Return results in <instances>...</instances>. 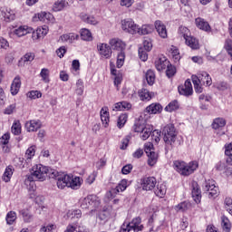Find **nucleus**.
Wrapping results in <instances>:
<instances>
[{
	"instance_id": "f257e3e1",
	"label": "nucleus",
	"mask_w": 232,
	"mask_h": 232,
	"mask_svg": "<svg viewBox=\"0 0 232 232\" xmlns=\"http://www.w3.org/2000/svg\"><path fill=\"white\" fill-rule=\"evenodd\" d=\"M59 171L43 164L33 166L30 170L29 180H39L44 182L46 179H56Z\"/></svg>"
},
{
	"instance_id": "f03ea898",
	"label": "nucleus",
	"mask_w": 232,
	"mask_h": 232,
	"mask_svg": "<svg viewBox=\"0 0 232 232\" xmlns=\"http://www.w3.org/2000/svg\"><path fill=\"white\" fill-rule=\"evenodd\" d=\"M192 82L194 85V90L196 93H202L203 86H211L213 84V80L209 73L204 71H200L198 74H193L191 76Z\"/></svg>"
},
{
	"instance_id": "7ed1b4c3",
	"label": "nucleus",
	"mask_w": 232,
	"mask_h": 232,
	"mask_svg": "<svg viewBox=\"0 0 232 232\" xmlns=\"http://www.w3.org/2000/svg\"><path fill=\"white\" fill-rule=\"evenodd\" d=\"M162 134L163 140L168 150H173V148H176V146H179V144H180L179 142V137H177V129H175V126L173 124H169L165 126Z\"/></svg>"
},
{
	"instance_id": "20e7f679",
	"label": "nucleus",
	"mask_w": 232,
	"mask_h": 232,
	"mask_svg": "<svg viewBox=\"0 0 232 232\" xmlns=\"http://www.w3.org/2000/svg\"><path fill=\"white\" fill-rule=\"evenodd\" d=\"M173 169L179 173V175L189 177V175H192V173H195V171L198 169V161L186 163L182 160H175L173 162Z\"/></svg>"
},
{
	"instance_id": "39448f33",
	"label": "nucleus",
	"mask_w": 232,
	"mask_h": 232,
	"mask_svg": "<svg viewBox=\"0 0 232 232\" xmlns=\"http://www.w3.org/2000/svg\"><path fill=\"white\" fill-rule=\"evenodd\" d=\"M34 32V27L22 24L18 26H14L13 30L10 31L9 35L14 39H21L22 37H26V35L32 34Z\"/></svg>"
},
{
	"instance_id": "423d86ee",
	"label": "nucleus",
	"mask_w": 232,
	"mask_h": 232,
	"mask_svg": "<svg viewBox=\"0 0 232 232\" xmlns=\"http://www.w3.org/2000/svg\"><path fill=\"white\" fill-rule=\"evenodd\" d=\"M33 23H44L45 24H55V16L50 12L41 11L32 17Z\"/></svg>"
},
{
	"instance_id": "0eeeda50",
	"label": "nucleus",
	"mask_w": 232,
	"mask_h": 232,
	"mask_svg": "<svg viewBox=\"0 0 232 232\" xmlns=\"http://www.w3.org/2000/svg\"><path fill=\"white\" fill-rule=\"evenodd\" d=\"M82 209H93L101 206V199L96 195H89L80 200Z\"/></svg>"
},
{
	"instance_id": "6e6552de",
	"label": "nucleus",
	"mask_w": 232,
	"mask_h": 232,
	"mask_svg": "<svg viewBox=\"0 0 232 232\" xmlns=\"http://www.w3.org/2000/svg\"><path fill=\"white\" fill-rule=\"evenodd\" d=\"M202 188L203 191L208 193V198H217L220 193L218 187H217V183L213 179L205 180Z\"/></svg>"
},
{
	"instance_id": "1a4fd4ad",
	"label": "nucleus",
	"mask_w": 232,
	"mask_h": 232,
	"mask_svg": "<svg viewBox=\"0 0 232 232\" xmlns=\"http://www.w3.org/2000/svg\"><path fill=\"white\" fill-rule=\"evenodd\" d=\"M121 30L125 34H130V35H136L139 32V24H135V21L131 18H126L121 22Z\"/></svg>"
},
{
	"instance_id": "9d476101",
	"label": "nucleus",
	"mask_w": 232,
	"mask_h": 232,
	"mask_svg": "<svg viewBox=\"0 0 232 232\" xmlns=\"http://www.w3.org/2000/svg\"><path fill=\"white\" fill-rule=\"evenodd\" d=\"M117 216V209L113 208V207H104L102 210H101L98 214V218L102 224H106L108 220L111 218H115Z\"/></svg>"
},
{
	"instance_id": "9b49d317",
	"label": "nucleus",
	"mask_w": 232,
	"mask_h": 232,
	"mask_svg": "<svg viewBox=\"0 0 232 232\" xmlns=\"http://www.w3.org/2000/svg\"><path fill=\"white\" fill-rule=\"evenodd\" d=\"M142 225L140 224V218H136L132 219L131 222H124L121 227L120 232H130V231H134V232H139L142 231Z\"/></svg>"
},
{
	"instance_id": "f8f14e48",
	"label": "nucleus",
	"mask_w": 232,
	"mask_h": 232,
	"mask_svg": "<svg viewBox=\"0 0 232 232\" xmlns=\"http://www.w3.org/2000/svg\"><path fill=\"white\" fill-rule=\"evenodd\" d=\"M48 32H50V27L48 25L38 26L35 30L33 28L32 39L33 41H41V39H44L46 35H48Z\"/></svg>"
},
{
	"instance_id": "ddd939ff",
	"label": "nucleus",
	"mask_w": 232,
	"mask_h": 232,
	"mask_svg": "<svg viewBox=\"0 0 232 232\" xmlns=\"http://www.w3.org/2000/svg\"><path fill=\"white\" fill-rule=\"evenodd\" d=\"M140 186L143 191H151L157 186V179L155 177H145L140 179Z\"/></svg>"
},
{
	"instance_id": "4468645a",
	"label": "nucleus",
	"mask_w": 232,
	"mask_h": 232,
	"mask_svg": "<svg viewBox=\"0 0 232 232\" xmlns=\"http://www.w3.org/2000/svg\"><path fill=\"white\" fill-rule=\"evenodd\" d=\"M130 184L131 181H128V179H121L116 188H111V190L107 193V197H115L117 193L126 191L128 186Z\"/></svg>"
},
{
	"instance_id": "2eb2a0df",
	"label": "nucleus",
	"mask_w": 232,
	"mask_h": 232,
	"mask_svg": "<svg viewBox=\"0 0 232 232\" xmlns=\"http://www.w3.org/2000/svg\"><path fill=\"white\" fill-rule=\"evenodd\" d=\"M57 179V188L59 189H64V188H70L71 174H61L58 172L56 178H52Z\"/></svg>"
},
{
	"instance_id": "dca6fc26",
	"label": "nucleus",
	"mask_w": 232,
	"mask_h": 232,
	"mask_svg": "<svg viewBox=\"0 0 232 232\" xmlns=\"http://www.w3.org/2000/svg\"><path fill=\"white\" fill-rule=\"evenodd\" d=\"M195 25L198 30L206 32V34H211L213 32V28H211L209 22L202 17H197L195 19Z\"/></svg>"
},
{
	"instance_id": "f3484780",
	"label": "nucleus",
	"mask_w": 232,
	"mask_h": 232,
	"mask_svg": "<svg viewBox=\"0 0 232 232\" xmlns=\"http://www.w3.org/2000/svg\"><path fill=\"white\" fill-rule=\"evenodd\" d=\"M0 17H3L5 23H12V21H15V11L8 7H2L0 9Z\"/></svg>"
},
{
	"instance_id": "a211bd4d",
	"label": "nucleus",
	"mask_w": 232,
	"mask_h": 232,
	"mask_svg": "<svg viewBox=\"0 0 232 232\" xmlns=\"http://www.w3.org/2000/svg\"><path fill=\"white\" fill-rule=\"evenodd\" d=\"M178 92L180 95H184L185 97H189V95H193V85L191 84V81L187 80L184 85L179 86Z\"/></svg>"
},
{
	"instance_id": "6ab92c4d",
	"label": "nucleus",
	"mask_w": 232,
	"mask_h": 232,
	"mask_svg": "<svg viewBox=\"0 0 232 232\" xmlns=\"http://www.w3.org/2000/svg\"><path fill=\"white\" fill-rule=\"evenodd\" d=\"M97 50L99 55L103 59H110L111 57V47L108 44H98Z\"/></svg>"
},
{
	"instance_id": "aec40b11",
	"label": "nucleus",
	"mask_w": 232,
	"mask_h": 232,
	"mask_svg": "<svg viewBox=\"0 0 232 232\" xmlns=\"http://www.w3.org/2000/svg\"><path fill=\"white\" fill-rule=\"evenodd\" d=\"M154 28L156 29L159 36L161 39H168V29L166 28V24H164L162 21L160 20L155 21Z\"/></svg>"
},
{
	"instance_id": "412c9836",
	"label": "nucleus",
	"mask_w": 232,
	"mask_h": 232,
	"mask_svg": "<svg viewBox=\"0 0 232 232\" xmlns=\"http://www.w3.org/2000/svg\"><path fill=\"white\" fill-rule=\"evenodd\" d=\"M79 40V35L75 33H66L60 35L58 43H67V44H72L74 41Z\"/></svg>"
},
{
	"instance_id": "4be33fe9",
	"label": "nucleus",
	"mask_w": 232,
	"mask_h": 232,
	"mask_svg": "<svg viewBox=\"0 0 232 232\" xmlns=\"http://www.w3.org/2000/svg\"><path fill=\"white\" fill-rule=\"evenodd\" d=\"M109 44L112 50H117L118 52H124L126 50V43L119 38L111 39Z\"/></svg>"
},
{
	"instance_id": "5701e85b",
	"label": "nucleus",
	"mask_w": 232,
	"mask_h": 232,
	"mask_svg": "<svg viewBox=\"0 0 232 232\" xmlns=\"http://www.w3.org/2000/svg\"><path fill=\"white\" fill-rule=\"evenodd\" d=\"M43 123L39 120H31L25 122V130L29 133L34 131H37V130H41Z\"/></svg>"
},
{
	"instance_id": "b1692460",
	"label": "nucleus",
	"mask_w": 232,
	"mask_h": 232,
	"mask_svg": "<svg viewBox=\"0 0 232 232\" xmlns=\"http://www.w3.org/2000/svg\"><path fill=\"white\" fill-rule=\"evenodd\" d=\"M21 76L16 75L10 86V93L11 95H13V97H15V95H17V93H19V91L21 90Z\"/></svg>"
},
{
	"instance_id": "393cba45",
	"label": "nucleus",
	"mask_w": 232,
	"mask_h": 232,
	"mask_svg": "<svg viewBox=\"0 0 232 232\" xmlns=\"http://www.w3.org/2000/svg\"><path fill=\"white\" fill-rule=\"evenodd\" d=\"M167 66H169L168 58H166L164 55H160L155 61L156 69L158 72H162L163 70H166Z\"/></svg>"
},
{
	"instance_id": "a878e982",
	"label": "nucleus",
	"mask_w": 232,
	"mask_h": 232,
	"mask_svg": "<svg viewBox=\"0 0 232 232\" xmlns=\"http://www.w3.org/2000/svg\"><path fill=\"white\" fill-rule=\"evenodd\" d=\"M70 179H69V188H71V189H81V186H82V183L84 182L82 178L71 174Z\"/></svg>"
},
{
	"instance_id": "bb28decb",
	"label": "nucleus",
	"mask_w": 232,
	"mask_h": 232,
	"mask_svg": "<svg viewBox=\"0 0 232 232\" xmlns=\"http://www.w3.org/2000/svg\"><path fill=\"white\" fill-rule=\"evenodd\" d=\"M80 19L87 24H92V26H96L99 24V19L92 14H88V13H81Z\"/></svg>"
},
{
	"instance_id": "cd10ccee",
	"label": "nucleus",
	"mask_w": 232,
	"mask_h": 232,
	"mask_svg": "<svg viewBox=\"0 0 232 232\" xmlns=\"http://www.w3.org/2000/svg\"><path fill=\"white\" fill-rule=\"evenodd\" d=\"M100 117L104 128H108L110 124V111L108 107H102L100 111Z\"/></svg>"
},
{
	"instance_id": "c85d7f7f",
	"label": "nucleus",
	"mask_w": 232,
	"mask_h": 232,
	"mask_svg": "<svg viewBox=\"0 0 232 232\" xmlns=\"http://www.w3.org/2000/svg\"><path fill=\"white\" fill-rule=\"evenodd\" d=\"M155 27L153 24H143L141 27L138 25V32L139 35H150V34H153Z\"/></svg>"
},
{
	"instance_id": "c756f323",
	"label": "nucleus",
	"mask_w": 232,
	"mask_h": 232,
	"mask_svg": "<svg viewBox=\"0 0 232 232\" xmlns=\"http://www.w3.org/2000/svg\"><path fill=\"white\" fill-rule=\"evenodd\" d=\"M35 180H30L29 176L27 177V179L25 180V184L27 186L29 198H35L36 193L35 189H37V186H35Z\"/></svg>"
},
{
	"instance_id": "7c9ffc66",
	"label": "nucleus",
	"mask_w": 232,
	"mask_h": 232,
	"mask_svg": "<svg viewBox=\"0 0 232 232\" xmlns=\"http://www.w3.org/2000/svg\"><path fill=\"white\" fill-rule=\"evenodd\" d=\"M138 95L140 101L148 102V101H151V99L155 97V92H151L147 89H141L138 92Z\"/></svg>"
},
{
	"instance_id": "2f4dec72",
	"label": "nucleus",
	"mask_w": 232,
	"mask_h": 232,
	"mask_svg": "<svg viewBox=\"0 0 232 232\" xmlns=\"http://www.w3.org/2000/svg\"><path fill=\"white\" fill-rule=\"evenodd\" d=\"M167 191L168 187L166 186V183H159L157 188L154 189L156 197H159L160 198H164Z\"/></svg>"
},
{
	"instance_id": "473e14b6",
	"label": "nucleus",
	"mask_w": 232,
	"mask_h": 232,
	"mask_svg": "<svg viewBox=\"0 0 232 232\" xmlns=\"http://www.w3.org/2000/svg\"><path fill=\"white\" fill-rule=\"evenodd\" d=\"M169 55L172 57L175 63H179L180 61V51L175 45H170L168 49Z\"/></svg>"
},
{
	"instance_id": "72a5a7b5",
	"label": "nucleus",
	"mask_w": 232,
	"mask_h": 232,
	"mask_svg": "<svg viewBox=\"0 0 232 232\" xmlns=\"http://www.w3.org/2000/svg\"><path fill=\"white\" fill-rule=\"evenodd\" d=\"M201 193L202 192L200 191L198 185L197 183H193L192 198L194 199V202H196V204H200V200L202 199Z\"/></svg>"
},
{
	"instance_id": "f704fd0d",
	"label": "nucleus",
	"mask_w": 232,
	"mask_h": 232,
	"mask_svg": "<svg viewBox=\"0 0 232 232\" xmlns=\"http://www.w3.org/2000/svg\"><path fill=\"white\" fill-rule=\"evenodd\" d=\"M67 7L68 2L66 0H56L53 5V12H63Z\"/></svg>"
},
{
	"instance_id": "c9c22d12",
	"label": "nucleus",
	"mask_w": 232,
	"mask_h": 232,
	"mask_svg": "<svg viewBox=\"0 0 232 232\" xmlns=\"http://www.w3.org/2000/svg\"><path fill=\"white\" fill-rule=\"evenodd\" d=\"M146 111L150 113V115H157V113L162 111V105L160 103H151L146 108Z\"/></svg>"
},
{
	"instance_id": "e433bc0d",
	"label": "nucleus",
	"mask_w": 232,
	"mask_h": 232,
	"mask_svg": "<svg viewBox=\"0 0 232 232\" xmlns=\"http://www.w3.org/2000/svg\"><path fill=\"white\" fill-rule=\"evenodd\" d=\"M153 126L149 124L140 132V138L141 140H148V139H150L151 136Z\"/></svg>"
},
{
	"instance_id": "4c0bfd02",
	"label": "nucleus",
	"mask_w": 232,
	"mask_h": 232,
	"mask_svg": "<svg viewBox=\"0 0 232 232\" xmlns=\"http://www.w3.org/2000/svg\"><path fill=\"white\" fill-rule=\"evenodd\" d=\"M185 43L187 46H189L192 50H198L200 48V45L198 44V40L193 36H188L186 40Z\"/></svg>"
},
{
	"instance_id": "58836bf2",
	"label": "nucleus",
	"mask_w": 232,
	"mask_h": 232,
	"mask_svg": "<svg viewBox=\"0 0 232 232\" xmlns=\"http://www.w3.org/2000/svg\"><path fill=\"white\" fill-rule=\"evenodd\" d=\"M191 208V203L188 201H183L174 207V209L177 211V213H184L188 211Z\"/></svg>"
},
{
	"instance_id": "ea45409f",
	"label": "nucleus",
	"mask_w": 232,
	"mask_h": 232,
	"mask_svg": "<svg viewBox=\"0 0 232 232\" xmlns=\"http://www.w3.org/2000/svg\"><path fill=\"white\" fill-rule=\"evenodd\" d=\"M35 151H37L35 145H32L26 150L24 157L27 162H30L35 157Z\"/></svg>"
},
{
	"instance_id": "a19ab883",
	"label": "nucleus",
	"mask_w": 232,
	"mask_h": 232,
	"mask_svg": "<svg viewBox=\"0 0 232 232\" xmlns=\"http://www.w3.org/2000/svg\"><path fill=\"white\" fill-rule=\"evenodd\" d=\"M71 73L74 76L81 75V63L79 60L72 61L71 65Z\"/></svg>"
},
{
	"instance_id": "79ce46f5",
	"label": "nucleus",
	"mask_w": 232,
	"mask_h": 232,
	"mask_svg": "<svg viewBox=\"0 0 232 232\" xmlns=\"http://www.w3.org/2000/svg\"><path fill=\"white\" fill-rule=\"evenodd\" d=\"M80 35L82 41H93V34L89 29L83 28L80 31Z\"/></svg>"
},
{
	"instance_id": "37998d69",
	"label": "nucleus",
	"mask_w": 232,
	"mask_h": 232,
	"mask_svg": "<svg viewBox=\"0 0 232 232\" xmlns=\"http://www.w3.org/2000/svg\"><path fill=\"white\" fill-rule=\"evenodd\" d=\"M149 124L146 123V121H142V120H139L136 121L134 125H133V131H135V133H140L142 131V130H144Z\"/></svg>"
},
{
	"instance_id": "c03bdc74",
	"label": "nucleus",
	"mask_w": 232,
	"mask_h": 232,
	"mask_svg": "<svg viewBox=\"0 0 232 232\" xmlns=\"http://www.w3.org/2000/svg\"><path fill=\"white\" fill-rule=\"evenodd\" d=\"M221 227L224 232H231V221L226 216L221 217Z\"/></svg>"
},
{
	"instance_id": "a18cd8bd",
	"label": "nucleus",
	"mask_w": 232,
	"mask_h": 232,
	"mask_svg": "<svg viewBox=\"0 0 232 232\" xmlns=\"http://www.w3.org/2000/svg\"><path fill=\"white\" fill-rule=\"evenodd\" d=\"M224 126H226V119L224 118H216L211 124L213 130H220Z\"/></svg>"
},
{
	"instance_id": "49530a36",
	"label": "nucleus",
	"mask_w": 232,
	"mask_h": 232,
	"mask_svg": "<svg viewBox=\"0 0 232 232\" xmlns=\"http://www.w3.org/2000/svg\"><path fill=\"white\" fill-rule=\"evenodd\" d=\"M12 175H14V167L8 166L5 169L2 179L4 180V182H10Z\"/></svg>"
},
{
	"instance_id": "de8ad7c7",
	"label": "nucleus",
	"mask_w": 232,
	"mask_h": 232,
	"mask_svg": "<svg viewBox=\"0 0 232 232\" xmlns=\"http://www.w3.org/2000/svg\"><path fill=\"white\" fill-rule=\"evenodd\" d=\"M21 131H22L21 121L14 120L11 127V132L13 133V135H21Z\"/></svg>"
},
{
	"instance_id": "09e8293b",
	"label": "nucleus",
	"mask_w": 232,
	"mask_h": 232,
	"mask_svg": "<svg viewBox=\"0 0 232 232\" xmlns=\"http://www.w3.org/2000/svg\"><path fill=\"white\" fill-rule=\"evenodd\" d=\"M41 81L48 84L50 82V69L43 68L40 72Z\"/></svg>"
},
{
	"instance_id": "8fccbe9b",
	"label": "nucleus",
	"mask_w": 232,
	"mask_h": 232,
	"mask_svg": "<svg viewBox=\"0 0 232 232\" xmlns=\"http://www.w3.org/2000/svg\"><path fill=\"white\" fill-rule=\"evenodd\" d=\"M5 220L8 226H13V224L17 220V213H15V211H9L6 214Z\"/></svg>"
},
{
	"instance_id": "3c124183",
	"label": "nucleus",
	"mask_w": 232,
	"mask_h": 232,
	"mask_svg": "<svg viewBox=\"0 0 232 232\" xmlns=\"http://www.w3.org/2000/svg\"><path fill=\"white\" fill-rule=\"evenodd\" d=\"M126 122H128V114L126 113L121 114L117 121V127L119 128V130H122Z\"/></svg>"
},
{
	"instance_id": "603ef678",
	"label": "nucleus",
	"mask_w": 232,
	"mask_h": 232,
	"mask_svg": "<svg viewBox=\"0 0 232 232\" xmlns=\"http://www.w3.org/2000/svg\"><path fill=\"white\" fill-rule=\"evenodd\" d=\"M179 108V102L177 100H174L165 107V111H169V113H171V111H177Z\"/></svg>"
},
{
	"instance_id": "864d4df0",
	"label": "nucleus",
	"mask_w": 232,
	"mask_h": 232,
	"mask_svg": "<svg viewBox=\"0 0 232 232\" xmlns=\"http://www.w3.org/2000/svg\"><path fill=\"white\" fill-rule=\"evenodd\" d=\"M147 156L149 166H155L157 160H159V154H157V152H150V154H147Z\"/></svg>"
},
{
	"instance_id": "5fc2aeb1",
	"label": "nucleus",
	"mask_w": 232,
	"mask_h": 232,
	"mask_svg": "<svg viewBox=\"0 0 232 232\" xmlns=\"http://www.w3.org/2000/svg\"><path fill=\"white\" fill-rule=\"evenodd\" d=\"M178 34L185 40H187L191 35V32L188 30V28L182 25L179 26Z\"/></svg>"
},
{
	"instance_id": "6e6d98bb",
	"label": "nucleus",
	"mask_w": 232,
	"mask_h": 232,
	"mask_svg": "<svg viewBox=\"0 0 232 232\" xmlns=\"http://www.w3.org/2000/svg\"><path fill=\"white\" fill-rule=\"evenodd\" d=\"M146 81L150 86H153L155 83V72L152 70L147 71L146 74Z\"/></svg>"
},
{
	"instance_id": "4d7b16f0",
	"label": "nucleus",
	"mask_w": 232,
	"mask_h": 232,
	"mask_svg": "<svg viewBox=\"0 0 232 232\" xmlns=\"http://www.w3.org/2000/svg\"><path fill=\"white\" fill-rule=\"evenodd\" d=\"M82 215L80 209H72L67 212V218H81Z\"/></svg>"
},
{
	"instance_id": "13d9d810",
	"label": "nucleus",
	"mask_w": 232,
	"mask_h": 232,
	"mask_svg": "<svg viewBox=\"0 0 232 232\" xmlns=\"http://www.w3.org/2000/svg\"><path fill=\"white\" fill-rule=\"evenodd\" d=\"M125 59H126V54L124 53V52H120L117 56V62H116L117 68H122V66H124Z\"/></svg>"
},
{
	"instance_id": "bf43d9fd",
	"label": "nucleus",
	"mask_w": 232,
	"mask_h": 232,
	"mask_svg": "<svg viewBox=\"0 0 232 232\" xmlns=\"http://www.w3.org/2000/svg\"><path fill=\"white\" fill-rule=\"evenodd\" d=\"M149 215H151L150 218L149 219V222H153V217L159 213V207L157 205H151L148 208Z\"/></svg>"
},
{
	"instance_id": "052dcab7",
	"label": "nucleus",
	"mask_w": 232,
	"mask_h": 232,
	"mask_svg": "<svg viewBox=\"0 0 232 232\" xmlns=\"http://www.w3.org/2000/svg\"><path fill=\"white\" fill-rule=\"evenodd\" d=\"M143 48L146 52H151L153 50V40L151 38H146L143 41Z\"/></svg>"
},
{
	"instance_id": "680f3d73",
	"label": "nucleus",
	"mask_w": 232,
	"mask_h": 232,
	"mask_svg": "<svg viewBox=\"0 0 232 232\" xmlns=\"http://www.w3.org/2000/svg\"><path fill=\"white\" fill-rule=\"evenodd\" d=\"M111 74L115 75L114 85L116 86V88H119V84H121V82H122V74H121V73L117 74V70H115V69L111 70Z\"/></svg>"
},
{
	"instance_id": "e2e57ef3",
	"label": "nucleus",
	"mask_w": 232,
	"mask_h": 232,
	"mask_svg": "<svg viewBox=\"0 0 232 232\" xmlns=\"http://www.w3.org/2000/svg\"><path fill=\"white\" fill-rule=\"evenodd\" d=\"M76 93L77 95H82L84 93V82L81 79L76 82Z\"/></svg>"
},
{
	"instance_id": "0e129e2a",
	"label": "nucleus",
	"mask_w": 232,
	"mask_h": 232,
	"mask_svg": "<svg viewBox=\"0 0 232 232\" xmlns=\"http://www.w3.org/2000/svg\"><path fill=\"white\" fill-rule=\"evenodd\" d=\"M27 97L32 100L41 99L43 97V92H41V91H30L27 92Z\"/></svg>"
},
{
	"instance_id": "69168bd1",
	"label": "nucleus",
	"mask_w": 232,
	"mask_h": 232,
	"mask_svg": "<svg viewBox=\"0 0 232 232\" xmlns=\"http://www.w3.org/2000/svg\"><path fill=\"white\" fill-rule=\"evenodd\" d=\"M225 209H227V213L232 216V198H226L224 201Z\"/></svg>"
},
{
	"instance_id": "338daca9",
	"label": "nucleus",
	"mask_w": 232,
	"mask_h": 232,
	"mask_svg": "<svg viewBox=\"0 0 232 232\" xmlns=\"http://www.w3.org/2000/svg\"><path fill=\"white\" fill-rule=\"evenodd\" d=\"M33 200H34L35 204L40 206V208H44L43 204H44V196L43 195H37L34 198H31Z\"/></svg>"
},
{
	"instance_id": "774afa93",
	"label": "nucleus",
	"mask_w": 232,
	"mask_h": 232,
	"mask_svg": "<svg viewBox=\"0 0 232 232\" xmlns=\"http://www.w3.org/2000/svg\"><path fill=\"white\" fill-rule=\"evenodd\" d=\"M224 48L227 52L228 55H230L231 57L232 56V40L231 39L226 40Z\"/></svg>"
}]
</instances>
